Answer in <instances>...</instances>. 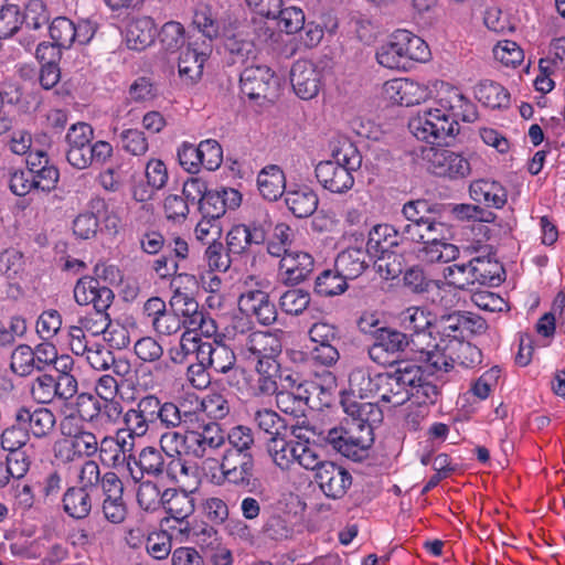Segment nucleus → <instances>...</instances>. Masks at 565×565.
<instances>
[{
  "instance_id": "nucleus-7",
  "label": "nucleus",
  "mask_w": 565,
  "mask_h": 565,
  "mask_svg": "<svg viewBox=\"0 0 565 565\" xmlns=\"http://www.w3.org/2000/svg\"><path fill=\"white\" fill-rule=\"evenodd\" d=\"M220 469L230 484L248 488L254 479L255 459L253 454L223 452Z\"/></svg>"
},
{
  "instance_id": "nucleus-17",
  "label": "nucleus",
  "mask_w": 565,
  "mask_h": 565,
  "mask_svg": "<svg viewBox=\"0 0 565 565\" xmlns=\"http://www.w3.org/2000/svg\"><path fill=\"white\" fill-rule=\"evenodd\" d=\"M239 310L253 316L263 326H270L277 320V309L269 295L259 289L247 290L238 299Z\"/></svg>"
},
{
  "instance_id": "nucleus-25",
  "label": "nucleus",
  "mask_w": 565,
  "mask_h": 565,
  "mask_svg": "<svg viewBox=\"0 0 565 565\" xmlns=\"http://www.w3.org/2000/svg\"><path fill=\"white\" fill-rule=\"evenodd\" d=\"M156 34L157 26L150 17L131 18L126 24L125 40L130 50H145L153 43Z\"/></svg>"
},
{
  "instance_id": "nucleus-28",
  "label": "nucleus",
  "mask_w": 565,
  "mask_h": 565,
  "mask_svg": "<svg viewBox=\"0 0 565 565\" xmlns=\"http://www.w3.org/2000/svg\"><path fill=\"white\" fill-rule=\"evenodd\" d=\"M359 438H345L335 430H329L326 440L342 456L353 460L362 461L369 457L370 448L374 441L367 440L364 436Z\"/></svg>"
},
{
  "instance_id": "nucleus-11",
  "label": "nucleus",
  "mask_w": 565,
  "mask_h": 565,
  "mask_svg": "<svg viewBox=\"0 0 565 565\" xmlns=\"http://www.w3.org/2000/svg\"><path fill=\"white\" fill-rule=\"evenodd\" d=\"M290 82L297 96L305 100L311 99L321 89L322 70L310 61H297L291 67Z\"/></svg>"
},
{
  "instance_id": "nucleus-43",
  "label": "nucleus",
  "mask_w": 565,
  "mask_h": 565,
  "mask_svg": "<svg viewBox=\"0 0 565 565\" xmlns=\"http://www.w3.org/2000/svg\"><path fill=\"white\" fill-rule=\"evenodd\" d=\"M347 277H343L339 270L326 269L318 275L315 281V292L321 297H334L342 295L348 289Z\"/></svg>"
},
{
  "instance_id": "nucleus-47",
  "label": "nucleus",
  "mask_w": 565,
  "mask_h": 565,
  "mask_svg": "<svg viewBox=\"0 0 565 565\" xmlns=\"http://www.w3.org/2000/svg\"><path fill=\"white\" fill-rule=\"evenodd\" d=\"M427 222L405 223L398 225L399 232V254H407L417 250L425 242Z\"/></svg>"
},
{
  "instance_id": "nucleus-51",
  "label": "nucleus",
  "mask_w": 565,
  "mask_h": 565,
  "mask_svg": "<svg viewBox=\"0 0 565 565\" xmlns=\"http://www.w3.org/2000/svg\"><path fill=\"white\" fill-rule=\"evenodd\" d=\"M21 18L25 29L39 31L49 24L51 15L44 1L29 0Z\"/></svg>"
},
{
  "instance_id": "nucleus-13",
  "label": "nucleus",
  "mask_w": 565,
  "mask_h": 565,
  "mask_svg": "<svg viewBox=\"0 0 565 565\" xmlns=\"http://www.w3.org/2000/svg\"><path fill=\"white\" fill-rule=\"evenodd\" d=\"M313 257L306 252L286 253L278 267V278L286 286H297L305 281L313 271Z\"/></svg>"
},
{
  "instance_id": "nucleus-34",
  "label": "nucleus",
  "mask_w": 565,
  "mask_h": 565,
  "mask_svg": "<svg viewBox=\"0 0 565 565\" xmlns=\"http://www.w3.org/2000/svg\"><path fill=\"white\" fill-rule=\"evenodd\" d=\"M396 39L399 40L409 68L413 66L414 62H426L429 60L430 50L422 38L407 30H396Z\"/></svg>"
},
{
  "instance_id": "nucleus-37",
  "label": "nucleus",
  "mask_w": 565,
  "mask_h": 565,
  "mask_svg": "<svg viewBox=\"0 0 565 565\" xmlns=\"http://www.w3.org/2000/svg\"><path fill=\"white\" fill-rule=\"evenodd\" d=\"M298 441L287 440L286 436L269 438L267 451L274 463L281 470H289L295 463Z\"/></svg>"
},
{
  "instance_id": "nucleus-3",
  "label": "nucleus",
  "mask_w": 565,
  "mask_h": 565,
  "mask_svg": "<svg viewBox=\"0 0 565 565\" xmlns=\"http://www.w3.org/2000/svg\"><path fill=\"white\" fill-rule=\"evenodd\" d=\"M419 381V366L414 363L399 364L392 372L380 373L379 398L392 406H401L412 398L414 385Z\"/></svg>"
},
{
  "instance_id": "nucleus-33",
  "label": "nucleus",
  "mask_w": 565,
  "mask_h": 565,
  "mask_svg": "<svg viewBox=\"0 0 565 565\" xmlns=\"http://www.w3.org/2000/svg\"><path fill=\"white\" fill-rule=\"evenodd\" d=\"M257 185L264 199L276 201L284 194L286 185L284 171L276 164L266 166L258 173Z\"/></svg>"
},
{
  "instance_id": "nucleus-57",
  "label": "nucleus",
  "mask_w": 565,
  "mask_h": 565,
  "mask_svg": "<svg viewBox=\"0 0 565 565\" xmlns=\"http://www.w3.org/2000/svg\"><path fill=\"white\" fill-rule=\"evenodd\" d=\"M185 30L180 22H166L158 33L162 49L166 52L174 53L184 44Z\"/></svg>"
},
{
  "instance_id": "nucleus-60",
  "label": "nucleus",
  "mask_w": 565,
  "mask_h": 565,
  "mask_svg": "<svg viewBox=\"0 0 565 565\" xmlns=\"http://www.w3.org/2000/svg\"><path fill=\"white\" fill-rule=\"evenodd\" d=\"M137 490V502L145 511H154L163 504V492L153 481H140Z\"/></svg>"
},
{
  "instance_id": "nucleus-55",
  "label": "nucleus",
  "mask_w": 565,
  "mask_h": 565,
  "mask_svg": "<svg viewBox=\"0 0 565 565\" xmlns=\"http://www.w3.org/2000/svg\"><path fill=\"white\" fill-rule=\"evenodd\" d=\"M311 296L307 290L292 288L286 290L279 298V306L287 315L299 316L310 305Z\"/></svg>"
},
{
  "instance_id": "nucleus-41",
  "label": "nucleus",
  "mask_w": 565,
  "mask_h": 565,
  "mask_svg": "<svg viewBox=\"0 0 565 565\" xmlns=\"http://www.w3.org/2000/svg\"><path fill=\"white\" fill-rule=\"evenodd\" d=\"M380 373L371 374L367 369L355 367L349 374V385L353 394L361 398L377 396L380 392Z\"/></svg>"
},
{
  "instance_id": "nucleus-46",
  "label": "nucleus",
  "mask_w": 565,
  "mask_h": 565,
  "mask_svg": "<svg viewBox=\"0 0 565 565\" xmlns=\"http://www.w3.org/2000/svg\"><path fill=\"white\" fill-rule=\"evenodd\" d=\"M435 328L440 339L439 342L452 343L455 341L466 340L461 323V311H454L441 316L435 323Z\"/></svg>"
},
{
  "instance_id": "nucleus-39",
  "label": "nucleus",
  "mask_w": 565,
  "mask_h": 565,
  "mask_svg": "<svg viewBox=\"0 0 565 565\" xmlns=\"http://www.w3.org/2000/svg\"><path fill=\"white\" fill-rule=\"evenodd\" d=\"M159 408L160 411L158 425L167 429V431L185 426L188 424H193L194 418H196L195 413L182 411L180 406L173 402L160 401Z\"/></svg>"
},
{
  "instance_id": "nucleus-1",
  "label": "nucleus",
  "mask_w": 565,
  "mask_h": 565,
  "mask_svg": "<svg viewBox=\"0 0 565 565\" xmlns=\"http://www.w3.org/2000/svg\"><path fill=\"white\" fill-rule=\"evenodd\" d=\"M478 119L476 105L459 89L445 90L436 107L417 113L408 121L409 131L427 143H441L459 132V121L473 122Z\"/></svg>"
},
{
  "instance_id": "nucleus-24",
  "label": "nucleus",
  "mask_w": 565,
  "mask_h": 565,
  "mask_svg": "<svg viewBox=\"0 0 565 565\" xmlns=\"http://www.w3.org/2000/svg\"><path fill=\"white\" fill-rule=\"evenodd\" d=\"M106 212V200L93 196L87 203V211L79 213L73 221V233L81 239L94 238L99 227V218Z\"/></svg>"
},
{
  "instance_id": "nucleus-5",
  "label": "nucleus",
  "mask_w": 565,
  "mask_h": 565,
  "mask_svg": "<svg viewBox=\"0 0 565 565\" xmlns=\"http://www.w3.org/2000/svg\"><path fill=\"white\" fill-rule=\"evenodd\" d=\"M241 92L250 100H273L278 93V78L266 65L246 67L239 77Z\"/></svg>"
},
{
  "instance_id": "nucleus-52",
  "label": "nucleus",
  "mask_w": 565,
  "mask_h": 565,
  "mask_svg": "<svg viewBox=\"0 0 565 565\" xmlns=\"http://www.w3.org/2000/svg\"><path fill=\"white\" fill-rule=\"evenodd\" d=\"M26 332L28 322L21 315L11 316L8 326L0 320V349L13 348L17 340L23 338Z\"/></svg>"
},
{
  "instance_id": "nucleus-9",
  "label": "nucleus",
  "mask_w": 565,
  "mask_h": 565,
  "mask_svg": "<svg viewBox=\"0 0 565 565\" xmlns=\"http://www.w3.org/2000/svg\"><path fill=\"white\" fill-rule=\"evenodd\" d=\"M315 480L323 494L333 500L343 498L352 484L351 473L332 461L324 462L315 472Z\"/></svg>"
},
{
  "instance_id": "nucleus-14",
  "label": "nucleus",
  "mask_w": 565,
  "mask_h": 565,
  "mask_svg": "<svg viewBox=\"0 0 565 565\" xmlns=\"http://www.w3.org/2000/svg\"><path fill=\"white\" fill-rule=\"evenodd\" d=\"M383 94L392 104L409 107L425 100L428 89L413 79L394 78L385 82Z\"/></svg>"
},
{
  "instance_id": "nucleus-21",
  "label": "nucleus",
  "mask_w": 565,
  "mask_h": 565,
  "mask_svg": "<svg viewBox=\"0 0 565 565\" xmlns=\"http://www.w3.org/2000/svg\"><path fill=\"white\" fill-rule=\"evenodd\" d=\"M190 44L179 57L178 71L179 77L186 86L194 85L203 74L204 63L206 62L211 45L203 43V49L198 50Z\"/></svg>"
},
{
  "instance_id": "nucleus-53",
  "label": "nucleus",
  "mask_w": 565,
  "mask_h": 565,
  "mask_svg": "<svg viewBox=\"0 0 565 565\" xmlns=\"http://www.w3.org/2000/svg\"><path fill=\"white\" fill-rule=\"evenodd\" d=\"M49 34L60 47L70 50L75 43L74 22L67 17H56L49 24Z\"/></svg>"
},
{
  "instance_id": "nucleus-58",
  "label": "nucleus",
  "mask_w": 565,
  "mask_h": 565,
  "mask_svg": "<svg viewBox=\"0 0 565 565\" xmlns=\"http://www.w3.org/2000/svg\"><path fill=\"white\" fill-rule=\"evenodd\" d=\"M333 162H337L351 172L362 166V156L350 140H343L337 149L332 150Z\"/></svg>"
},
{
  "instance_id": "nucleus-35",
  "label": "nucleus",
  "mask_w": 565,
  "mask_h": 565,
  "mask_svg": "<svg viewBox=\"0 0 565 565\" xmlns=\"http://www.w3.org/2000/svg\"><path fill=\"white\" fill-rule=\"evenodd\" d=\"M309 402L308 390L303 385H298L297 392L281 390L276 393V405L285 414L300 417L305 415L306 406Z\"/></svg>"
},
{
  "instance_id": "nucleus-19",
  "label": "nucleus",
  "mask_w": 565,
  "mask_h": 565,
  "mask_svg": "<svg viewBox=\"0 0 565 565\" xmlns=\"http://www.w3.org/2000/svg\"><path fill=\"white\" fill-rule=\"evenodd\" d=\"M281 334V330H277L276 332H252V334L245 339V343H243L239 352L247 359L254 360L268 355H280L282 351Z\"/></svg>"
},
{
  "instance_id": "nucleus-15",
  "label": "nucleus",
  "mask_w": 565,
  "mask_h": 565,
  "mask_svg": "<svg viewBox=\"0 0 565 565\" xmlns=\"http://www.w3.org/2000/svg\"><path fill=\"white\" fill-rule=\"evenodd\" d=\"M242 203V194L234 188L209 190L199 210L204 218L218 220L227 210H235Z\"/></svg>"
},
{
  "instance_id": "nucleus-2",
  "label": "nucleus",
  "mask_w": 565,
  "mask_h": 565,
  "mask_svg": "<svg viewBox=\"0 0 565 565\" xmlns=\"http://www.w3.org/2000/svg\"><path fill=\"white\" fill-rule=\"evenodd\" d=\"M273 221L266 209L253 207L243 223L235 224L226 234V247L234 256L250 253L263 245L271 232Z\"/></svg>"
},
{
  "instance_id": "nucleus-36",
  "label": "nucleus",
  "mask_w": 565,
  "mask_h": 565,
  "mask_svg": "<svg viewBox=\"0 0 565 565\" xmlns=\"http://www.w3.org/2000/svg\"><path fill=\"white\" fill-rule=\"evenodd\" d=\"M396 31L393 32L386 43L380 46L376 52L377 62L390 70L408 71L407 60L403 53L399 40L396 39Z\"/></svg>"
},
{
  "instance_id": "nucleus-61",
  "label": "nucleus",
  "mask_w": 565,
  "mask_h": 565,
  "mask_svg": "<svg viewBox=\"0 0 565 565\" xmlns=\"http://www.w3.org/2000/svg\"><path fill=\"white\" fill-rule=\"evenodd\" d=\"M439 212L438 205H431L426 200L409 201L404 204L402 213L407 223H423L427 222Z\"/></svg>"
},
{
  "instance_id": "nucleus-12",
  "label": "nucleus",
  "mask_w": 565,
  "mask_h": 565,
  "mask_svg": "<svg viewBox=\"0 0 565 565\" xmlns=\"http://www.w3.org/2000/svg\"><path fill=\"white\" fill-rule=\"evenodd\" d=\"M15 423L24 426L29 435L35 438L47 437L55 427L56 417L54 413L40 406H19L13 414Z\"/></svg>"
},
{
  "instance_id": "nucleus-31",
  "label": "nucleus",
  "mask_w": 565,
  "mask_h": 565,
  "mask_svg": "<svg viewBox=\"0 0 565 565\" xmlns=\"http://www.w3.org/2000/svg\"><path fill=\"white\" fill-rule=\"evenodd\" d=\"M342 406L347 414V419L369 426L371 429H374V426L383 419V413L375 403L351 401L348 398L342 401Z\"/></svg>"
},
{
  "instance_id": "nucleus-64",
  "label": "nucleus",
  "mask_w": 565,
  "mask_h": 565,
  "mask_svg": "<svg viewBox=\"0 0 565 565\" xmlns=\"http://www.w3.org/2000/svg\"><path fill=\"white\" fill-rule=\"evenodd\" d=\"M263 533L274 541H282L292 536L294 527L286 515L273 514L263 525Z\"/></svg>"
},
{
  "instance_id": "nucleus-62",
  "label": "nucleus",
  "mask_w": 565,
  "mask_h": 565,
  "mask_svg": "<svg viewBox=\"0 0 565 565\" xmlns=\"http://www.w3.org/2000/svg\"><path fill=\"white\" fill-rule=\"evenodd\" d=\"M54 376L51 374H41L35 377L31 384L30 393L38 404H51L56 399Z\"/></svg>"
},
{
  "instance_id": "nucleus-26",
  "label": "nucleus",
  "mask_w": 565,
  "mask_h": 565,
  "mask_svg": "<svg viewBox=\"0 0 565 565\" xmlns=\"http://www.w3.org/2000/svg\"><path fill=\"white\" fill-rule=\"evenodd\" d=\"M372 255L361 247H349L335 258L334 267L349 280L360 277L370 266Z\"/></svg>"
},
{
  "instance_id": "nucleus-16",
  "label": "nucleus",
  "mask_w": 565,
  "mask_h": 565,
  "mask_svg": "<svg viewBox=\"0 0 565 565\" xmlns=\"http://www.w3.org/2000/svg\"><path fill=\"white\" fill-rule=\"evenodd\" d=\"M315 173L322 188L332 193H347L354 185L353 172L332 160L319 162Z\"/></svg>"
},
{
  "instance_id": "nucleus-49",
  "label": "nucleus",
  "mask_w": 565,
  "mask_h": 565,
  "mask_svg": "<svg viewBox=\"0 0 565 565\" xmlns=\"http://www.w3.org/2000/svg\"><path fill=\"white\" fill-rule=\"evenodd\" d=\"M225 437L226 441H228V447L224 452L252 454V448L255 444L252 428L238 425L231 428L228 433H225Z\"/></svg>"
},
{
  "instance_id": "nucleus-54",
  "label": "nucleus",
  "mask_w": 565,
  "mask_h": 565,
  "mask_svg": "<svg viewBox=\"0 0 565 565\" xmlns=\"http://www.w3.org/2000/svg\"><path fill=\"white\" fill-rule=\"evenodd\" d=\"M444 278L449 286L461 290L469 289L476 284L471 259L468 263L446 267Z\"/></svg>"
},
{
  "instance_id": "nucleus-44",
  "label": "nucleus",
  "mask_w": 565,
  "mask_h": 565,
  "mask_svg": "<svg viewBox=\"0 0 565 565\" xmlns=\"http://www.w3.org/2000/svg\"><path fill=\"white\" fill-rule=\"evenodd\" d=\"M449 347L450 355L448 359L455 365H460L462 367H475L479 365L482 361V353L479 348L473 345L472 343L463 340V341H455L452 343H447Z\"/></svg>"
},
{
  "instance_id": "nucleus-56",
  "label": "nucleus",
  "mask_w": 565,
  "mask_h": 565,
  "mask_svg": "<svg viewBox=\"0 0 565 565\" xmlns=\"http://www.w3.org/2000/svg\"><path fill=\"white\" fill-rule=\"evenodd\" d=\"M232 254L223 245L222 242L212 238L204 252V259L210 270L225 273L232 264Z\"/></svg>"
},
{
  "instance_id": "nucleus-48",
  "label": "nucleus",
  "mask_w": 565,
  "mask_h": 565,
  "mask_svg": "<svg viewBox=\"0 0 565 565\" xmlns=\"http://www.w3.org/2000/svg\"><path fill=\"white\" fill-rule=\"evenodd\" d=\"M399 320L405 330L420 333L433 327L434 317L424 308L409 307L401 313Z\"/></svg>"
},
{
  "instance_id": "nucleus-20",
  "label": "nucleus",
  "mask_w": 565,
  "mask_h": 565,
  "mask_svg": "<svg viewBox=\"0 0 565 565\" xmlns=\"http://www.w3.org/2000/svg\"><path fill=\"white\" fill-rule=\"evenodd\" d=\"M163 509L180 524L185 523L180 532H189V522L186 521L195 511V498L192 491L179 489H166L163 491Z\"/></svg>"
},
{
  "instance_id": "nucleus-8",
  "label": "nucleus",
  "mask_w": 565,
  "mask_h": 565,
  "mask_svg": "<svg viewBox=\"0 0 565 565\" xmlns=\"http://www.w3.org/2000/svg\"><path fill=\"white\" fill-rule=\"evenodd\" d=\"M161 447L146 446L130 455L128 459L127 470L135 482H140L145 476L159 478L166 470V459Z\"/></svg>"
},
{
  "instance_id": "nucleus-22",
  "label": "nucleus",
  "mask_w": 565,
  "mask_h": 565,
  "mask_svg": "<svg viewBox=\"0 0 565 565\" xmlns=\"http://www.w3.org/2000/svg\"><path fill=\"white\" fill-rule=\"evenodd\" d=\"M366 248L372 256L384 260L386 253L399 254L398 227L390 224H377L369 233Z\"/></svg>"
},
{
  "instance_id": "nucleus-38",
  "label": "nucleus",
  "mask_w": 565,
  "mask_h": 565,
  "mask_svg": "<svg viewBox=\"0 0 565 565\" xmlns=\"http://www.w3.org/2000/svg\"><path fill=\"white\" fill-rule=\"evenodd\" d=\"M252 422L269 438L286 436L288 431L286 420L270 408H257L252 415Z\"/></svg>"
},
{
  "instance_id": "nucleus-4",
  "label": "nucleus",
  "mask_w": 565,
  "mask_h": 565,
  "mask_svg": "<svg viewBox=\"0 0 565 565\" xmlns=\"http://www.w3.org/2000/svg\"><path fill=\"white\" fill-rule=\"evenodd\" d=\"M412 344L409 337L393 328H383L376 331L375 341L369 348L370 359L382 366L406 363L403 355Z\"/></svg>"
},
{
  "instance_id": "nucleus-29",
  "label": "nucleus",
  "mask_w": 565,
  "mask_h": 565,
  "mask_svg": "<svg viewBox=\"0 0 565 565\" xmlns=\"http://www.w3.org/2000/svg\"><path fill=\"white\" fill-rule=\"evenodd\" d=\"M93 491L77 486L66 489L63 494V511L74 520L86 519L93 508Z\"/></svg>"
},
{
  "instance_id": "nucleus-63",
  "label": "nucleus",
  "mask_w": 565,
  "mask_h": 565,
  "mask_svg": "<svg viewBox=\"0 0 565 565\" xmlns=\"http://www.w3.org/2000/svg\"><path fill=\"white\" fill-rule=\"evenodd\" d=\"M273 20L277 21V25L281 31L287 34H294L303 28L305 14L301 9L296 7L285 9L280 7Z\"/></svg>"
},
{
  "instance_id": "nucleus-45",
  "label": "nucleus",
  "mask_w": 565,
  "mask_h": 565,
  "mask_svg": "<svg viewBox=\"0 0 565 565\" xmlns=\"http://www.w3.org/2000/svg\"><path fill=\"white\" fill-rule=\"evenodd\" d=\"M449 355L448 344L437 342L434 350H420L417 360L425 363L431 373H447L454 369V364L448 359Z\"/></svg>"
},
{
  "instance_id": "nucleus-23",
  "label": "nucleus",
  "mask_w": 565,
  "mask_h": 565,
  "mask_svg": "<svg viewBox=\"0 0 565 565\" xmlns=\"http://www.w3.org/2000/svg\"><path fill=\"white\" fill-rule=\"evenodd\" d=\"M198 358H201L217 373L237 372L236 355L228 345L221 342H209L201 347Z\"/></svg>"
},
{
  "instance_id": "nucleus-30",
  "label": "nucleus",
  "mask_w": 565,
  "mask_h": 565,
  "mask_svg": "<svg viewBox=\"0 0 565 565\" xmlns=\"http://www.w3.org/2000/svg\"><path fill=\"white\" fill-rule=\"evenodd\" d=\"M475 97L492 109H507L511 104L509 90L500 83L490 79H483L476 85Z\"/></svg>"
},
{
  "instance_id": "nucleus-18",
  "label": "nucleus",
  "mask_w": 565,
  "mask_h": 565,
  "mask_svg": "<svg viewBox=\"0 0 565 565\" xmlns=\"http://www.w3.org/2000/svg\"><path fill=\"white\" fill-rule=\"evenodd\" d=\"M182 278H193V276L180 274L178 278L171 280L170 287L173 295L170 299V307L188 329L189 326H199L202 322V310H200L199 303L191 295L181 291Z\"/></svg>"
},
{
  "instance_id": "nucleus-6",
  "label": "nucleus",
  "mask_w": 565,
  "mask_h": 565,
  "mask_svg": "<svg viewBox=\"0 0 565 565\" xmlns=\"http://www.w3.org/2000/svg\"><path fill=\"white\" fill-rule=\"evenodd\" d=\"M429 167L434 174L462 180L471 174V157L449 149H434L429 157Z\"/></svg>"
},
{
  "instance_id": "nucleus-40",
  "label": "nucleus",
  "mask_w": 565,
  "mask_h": 565,
  "mask_svg": "<svg viewBox=\"0 0 565 565\" xmlns=\"http://www.w3.org/2000/svg\"><path fill=\"white\" fill-rule=\"evenodd\" d=\"M0 182L7 184L10 191L18 196H23L33 189L30 173L11 163L0 167Z\"/></svg>"
},
{
  "instance_id": "nucleus-27",
  "label": "nucleus",
  "mask_w": 565,
  "mask_h": 565,
  "mask_svg": "<svg viewBox=\"0 0 565 565\" xmlns=\"http://www.w3.org/2000/svg\"><path fill=\"white\" fill-rule=\"evenodd\" d=\"M469 193L475 202L488 207L502 209L508 201L504 186L493 180L480 179L471 182Z\"/></svg>"
},
{
  "instance_id": "nucleus-59",
  "label": "nucleus",
  "mask_w": 565,
  "mask_h": 565,
  "mask_svg": "<svg viewBox=\"0 0 565 565\" xmlns=\"http://www.w3.org/2000/svg\"><path fill=\"white\" fill-rule=\"evenodd\" d=\"M118 139L121 148L132 156H143L149 149L145 134L136 128L124 129Z\"/></svg>"
},
{
  "instance_id": "nucleus-50",
  "label": "nucleus",
  "mask_w": 565,
  "mask_h": 565,
  "mask_svg": "<svg viewBox=\"0 0 565 565\" xmlns=\"http://www.w3.org/2000/svg\"><path fill=\"white\" fill-rule=\"evenodd\" d=\"M195 419H198V417ZM195 427L200 434V440L202 441L203 449H205L206 455L225 446V430L221 427L220 424L215 422H202L198 423Z\"/></svg>"
},
{
  "instance_id": "nucleus-42",
  "label": "nucleus",
  "mask_w": 565,
  "mask_h": 565,
  "mask_svg": "<svg viewBox=\"0 0 565 565\" xmlns=\"http://www.w3.org/2000/svg\"><path fill=\"white\" fill-rule=\"evenodd\" d=\"M418 258L426 263H449L459 256V248L451 243L424 242L418 248Z\"/></svg>"
},
{
  "instance_id": "nucleus-10",
  "label": "nucleus",
  "mask_w": 565,
  "mask_h": 565,
  "mask_svg": "<svg viewBox=\"0 0 565 565\" xmlns=\"http://www.w3.org/2000/svg\"><path fill=\"white\" fill-rule=\"evenodd\" d=\"M74 299L79 306H93V310L108 311L115 295L106 285L94 277L84 276L79 278L74 287Z\"/></svg>"
},
{
  "instance_id": "nucleus-32",
  "label": "nucleus",
  "mask_w": 565,
  "mask_h": 565,
  "mask_svg": "<svg viewBox=\"0 0 565 565\" xmlns=\"http://www.w3.org/2000/svg\"><path fill=\"white\" fill-rule=\"evenodd\" d=\"M285 203L289 211L299 218L308 217L318 207V195L308 186L285 192Z\"/></svg>"
}]
</instances>
